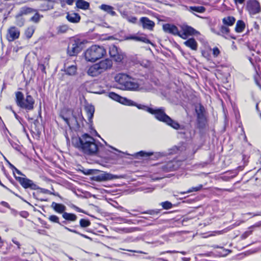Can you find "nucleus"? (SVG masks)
Wrapping results in <instances>:
<instances>
[{"mask_svg": "<svg viewBox=\"0 0 261 261\" xmlns=\"http://www.w3.org/2000/svg\"><path fill=\"white\" fill-rule=\"evenodd\" d=\"M1 204L2 205H3V206L4 207H6L7 208H10V205L8 203H7V202H5V201H2L1 202Z\"/></svg>", "mask_w": 261, "mask_h": 261, "instance_id": "bf43d9fd", "label": "nucleus"}, {"mask_svg": "<svg viewBox=\"0 0 261 261\" xmlns=\"http://www.w3.org/2000/svg\"><path fill=\"white\" fill-rule=\"evenodd\" d=\"M85 110L88 115V120L90 122H92V119L93 117L94 113L95 112V108L93 105L85 103Z\"/></svg>", "mask_w": 261, "mask_h": 261, "instance_id": "aec40b11", "label": "nucleus"}, {"mask_svg": "<svg viewBox=\"0 0 261 261\" xmlns=\"http://www.w3.org/2000/svg\"><path fill=\"white\" fill-rule=\"evenodd\" d=\"M62 217L66 221L72 222L76 221L77 218L74 214L67 212H64L62 214Z\"/></svg>", "mask_w": 261, "mask_h": 261, "instance_id": "a878e982", "label": "nucleus"}, {"mask_svg": "<svg viewBox=\"0 0 261 261\" xmlns=\"http://www.w3.org/2000/svg\"><path fill=\"white\" fill-rule=\"evenodd\" d=\"M137 41H142L146 43H150V40L145 37H137Z\"/></svg>", "mask_w": 261, "mask_h": 261, "instance_id": "a18cd8bd", "label": "nucleus"}, {"mask_svg": "<svg viewBox=\"0 0 261 261\" xmlns=\"http://www.w3.org/2000/svg\"><path fill=\"white\" fill-rule=\"evenodd\" d=\"M67 19L72 23H77L81 19L80 15L76 13H68L66 15Z\"/></svg>", "mask_w": 261, "mask_h": 261, "instance_id": "412c9836", "label": "nucleus"}, {"mask_svg": "<svg viewBox=\"0 0 261 261\" xmlns=\"http://www.w3.org/2000/svg\"><path fill=\"white\" fill-rule=\"evenodd\" d=\"M6 62V60L4 58H0V67L4 65Z\"/></svg>", "mask_w": 261, "mask_h": 261, "instance_id": "0e129e2a", "label": "nucleus"}, {"mask_svg": "<svg viewBox=\"0 0 261 261\" xmlns=\"http://www.w3.org/2000/svg\"><path fill=\"white\" fill-rule=\"evenodd\" d=\"M189 11L194 14V12L203 13L205 11V8L203 6H191L189 9Z\"/></svg>", "mask_w": 261, "mask_h": 261, "instance_id": "c756f323", "label": "nucleus"}, {"mask_svg": "<svg viewBox=\"0 0 261 261\" xmlns=\"http://www.w3.org/2000/svg\"><path fill=\"white\" fill-rule=\"evenodd\" d=\"M214 248H218L219 250L216 251V253L219 256H224L228 254L230 251L228 249H226L223 247H219L218 245H214L213 246Z\"/></svg>", "mask_w": 261, "mask_h": 261, "instance_id": "b1692460", "label": "nucleus"}, {"mask_svg": "<svg viewBox=\"0 0 261 261\" xmlns=\"http://www.w3.org/2000/svg\"><path fill=\"white\" fill-rule=\"evenodd\" d=\"M178 167V163L175 160H171L159 165V169L164 172H168L175 170Z\"/></svg>", "mask_w": 261, "mask_h": 261, "instance_id": "f8f14e48", "label": "nucleus"}, {"mask_svg": "<svg viewBox=\"0 0 261 261\" xmlns=\"http://www.w3.org/2000/svg\"><path fill=\"white\" fill-rule=\"evenodd\" d=\"M76 66L75 65H71L68 66L65 70V71L66 74L73 75H74L76 72Z\"/></svg>", "mask_w": 261, "mask_h": 261, "instance_id": "2f4dec72", "label": "nucleus"}, {"mask_svg": "<svg viewBox=\"0 0 261 261\" xmlns=\"http://www.w3.org/2000/svg\"><path fill=\"white\" fill-rule=\"evenodd\" d=\"M7 162L8 163L9 166H10V167L13 170L14 168H15V166L12 165V164H11L8 160H7Z\"/></svg>", "mask_w": 261, "mask_h": 261, "instance_id": "774afa93", "label": "nucleus"}, {"mask_svg": "<svg viewBox=\"0 0 261 261\" xmlns=\"http://www.w3.org/2000/svg\"><path fill=\"white\" fill-rule=\"evenodd\" d=\"M163 30L168 33L177 35L180 37V33L176 26L169 23H166L163 25Z\"/></svg>", "mask_w": 261, "mask_h": 261, "instance_id": "a211bd4d", "label": "nucleus"}, {"mask_svg": "<svg viewBox=\"0 0 261 261\" xmlns=\"http://www.w3.org/2000/svg\"><path fill=\"white\" fill-rule=\"evenodd\" d=\"M66 4L69 5H72L75 0H63Z\"/></svg>", "mask_w": 261, "mask_h": 261, "instance_id": "69168bd1", "label": "nucleus"}, {"mask_svg": "<svg viewBox=\"0 0 261 261\" xmlns=\"http://www.w3.org/2000/svg\"><path fill=\"white\" fill-rule=\"evenodd\" d=\"M19 35V30L15 27H12L8 30L7 38L9 41L11 42L18 38Z\"/></svg>", "mask_w": 261, "mask_h": 261, "instance_id": "dca6fc26", "label": "nucleus"}, {"mask_svg": "<svg viewBox=\"0 0 261 261\" xmlns=\"http://www.w3.org/2000/svg\"><path fill=\"white\" fill-rule=\"evenodd\" d=\"M83 43L80 40L71 41L67 48V54L70 56H76L83 49Z\"/></svg>", "mask_w": 261, "mask_h": 261, "instance_id": "1a4fd4ad", "label": "nucleus"}, {"mask_svg": "<svg viewBox=\"0 0 261 261\" xmlns=\"http://www.w3.org/2000/svg\"><path fill=\"white\" fill-rule=\"evenodd\" d=\"M35 31V28L34 27H28L25 31V36L28 39H30L33 36Z\"/></svg>", "mask_w": 261, "mask_h": 261, "instance_id": "473e14b6", "label": "nucleus"}, {"mask_svg": "<svg viewBox=\"0 0 261 261\" xmlns=\"http://www.w3.org/2000/svg\"><path fill=\"white\" fill-rule=\"evenodd\" d=\"M142 214H148L152 216L157 215L160 213L159 210H148L142 213Z\"/></svg>", "mask_w": 261, "mask_h": 261, "instance_id": "a19ab883", "label": "nucleus"}, {"mask_svg": "<svg viewBox=\"0 0 261 261\" xmlns=\"http://www.w3.org/2000/svg\"><path fill=\"white\" fill-rule=\"evenodd\" d=\"M245 27V24L242 20H238L236 23L235 30L237 33L242 32Z\"/></svg>", "mask_w": 261, "mask_h": 261, "instance_id": "7c9ffc66", "label": "nucleus"}, {"mask_svg": "<svg viewBox=\"0 0 261 261\" xmlns=\"http://www.w3.org/2000/svg\"><path fill=\"white\" fill-rule=\"evenodd\" d=\"M79 223L80 227L82 228L88 227L91 225L90 221L87 219H81Z\"/></svg>", "mask_w": 261, "mask_h": 261, "instance_id": "72a5a7b5", "label": "nucleus"}, {"mask_svg": "<svg viewBox=\"0 0 261 261\" xmlns=\"http://www.w3.org/2000/svg\"><path fill=\"white\" fill-rule=\"evenodd\" d=\"M196 117V126L199 129L205 128L207 124V119L205 108L200 103L195 106Z\"/></svg>", "mask_w": 261, "mask_h": 261, "instance_id": "0eeeda50", "label": "nucleus"}, {"mask_svg": "<svg viewBox=\"0 0 261 261\" xmlns=\"http://www.w3.org/2000/svg\"><path fill=\"white\" fill-rule=\"evenodd\" d=\"M220 53V51L218 47H216L213 49V55L215 57H218Z\"/></svg>", "mask_w": 261, "mask_h": 261, "instance_id": "09e8293b", "label": "nucleus"}, {"mask_svg": "<svg viewBox=\"0 0 261 261\" xmlns=\"http://www.w3.org/2000/svg\"><path fill=\"white\" fill-rule=\"evenodd\" d=\"M236 5H243L244 4L245 0H233Z\"/></svg>", "mask_w": 261, "mask_h": 261, "instance_id": "13d9d810", "label": "nucleus"}, {"mask_svg": "<svg viewBox=\"0 0 261 261\" xmlns=\"http://www.w3.org/2000/svg\"><path fill=\"white\" fill-rule=\"evenodd\" d=\"M111 60L106 59L91 66L87 71V73L91 76H96L112 67Z\"/></svg>", "mask_w": 261, "mask_h": 261, "instance_id": "423d86ee", "label": "nucleus"}, {"mask_svg": "<svg viewBox=\"0 0 261 261\" xmlns=\"http://www.w3.org/2000/svg\"><path fill=\"white\" fill-rule=\"evenodd\" d=\"M16 98H23V94L21 92H17L16 93Z\"/></svg>", "mask_w": 261, "mask_h": 261, "instance_id": "680f3d73", "label": "nucleus"}, {"mask_svg": "<svg viewBox=\"0 0 261 261\" xmlns=\"http://www.w3.org/2000/svg\"><path fill=\"white\" fill-rule=\"evenodd\" d=\"M106 50L102 46L93 45L85 51L84 56L87 62H95L106 54Z\"/></svg>", "mask_w": 261, "mask_h": 261, "instance_id": "39448f33", "label": "nucleus"}, {"mask_svg": "<svg viewBox=\"0 0 261 261\" xmlns=\"http://www.w3.org/2000/svg\"><path fill=\"white\" fill-rule=\"evenodd\" d=\"M177 252H179L175 251V250H173V251L168 250V251H167L161 252H160V254L162 255V254H164L165 253H177ZM179 252L180 253H181L182 254H183V255H186L187 254V252H185V251H181V252Z\"/></svg>", "mask_w": 261, "mask_h": 261, "instance_id": "49530a36", "label": "nucleus"}, {"mask_svg": "<svg viewBox=\"0 0 261 261\" xmlns=\"http://www.w3.org/2000/svg\"><path fill=\"white\" fill-rule=\"evenodd\" d=\"M51 207L55 211L60 214H63L66 210V206L64 205L55 202H52Z\"/></svg>", "mask_w": 261, "mask_h": 261, "instance_id": "5701e85b", "label": "nucleus"}, {"mask_svg": "<svg viewBox=\"0 0 261 261\" xmlns=\"http://www.w3.org/2000/svg\"><path fill=\"white\" fill-rule=\"evenodd\" d=\"M137 36H131L130 37H129L127 39H132V40H136L137 41Z\"/></svg>", "mask_w": 261, "mask_h": 261, "instance_id": "338daca9", "label": "nucleus"}, {"mask_svg": "<svg viewBox=\"0 0 261 261\" xmlns=\"http://www.w3.org/2000/svg\"><path fill=\"white\" fill-rule=\"evenodd\" d=\"M38 190H40V192L44 194H48L50 195H54L55 196H59V194L58 193H52L50 191H49L47 189L41 188L39 187V189Z\"/></svg>", "mask_w": 261, "mask_h": 261, "instance_id": "c03bdc74", "label": "nucleus"}, {"mask_svg": "<svg viewBox=\"0 0 261 261\" xmlns=\"http://www.w3.org/2000/svg\"><path fill=\"white\" fill-rule=\"evenodd\" d=\"M35 12V10L29 7H22L20 12L19 14L23 15H26L29 13H31Z\"/></svg>", "mask_w": 261, "mask_h": 261, "instance_id": "c9c22d12", "label": "nucleus"}, {"mask_svg": "<svg viewBox=\"0 0 261 261\" xmlns=\"http://www.w3.org/2000/svg\"><path fill=\"white\" fill-rule=\"evenodd\" d=\"M109 98H123V97L119 96V95L115 94L114 92L109 93Z\"/></svg>", "mask_w": 261, "mask_h": 261, "instance_id": "864d4df0", "label": "nucleus"}, {"mask_svg": "<svg viewBox=\"0 0 261 261\" xmlns=\"http://www.w3.org/2000/svg\"><path fill=\"white\" fill-rule=\"evenodd\" d=\"M13 173H14V176L15 175L14 174V172H16L19 175H24L22 172L19 170L18 169H17L16 167H15V168L13 170Z\"/></svg>", "mask_w": 261, "mask_h": 261, "instance_id": "052dcab7", "label": "nucleus"}, {"mask_svg": "<svg viewBox=\"0 0 261 261\" xmlns=\"http://www.w3.org/2000/svg\"><path fill=\"white\" fill-rule=\"evenodd\" d=\"M68 30V27L67 25H62L57 28V34H60L66 33Z\"/></svg>", "mask_w": 261, "mask_h": 261, "instance_id": "4c0bfd02", "label": "nucleus"}, {"mask_svg": "<svg viewBox=\"0 0 261 261\" xmlns=\"http://www.w3.org/2000/svg\"><path fill=\"white\" fill-rule=\"evenodd\" d=\"M118 102L125 106H136L139 109L143 110L154 115V117L159 121L163 122L168 125L176 130H180V134H185L184 126L180 125L177 121L173 120L165 112V108L163 107L152 108L151 107L142 105L137 104L130 99H113Z\"/></svg>", "mask_w": 261, "mask_h": 261, "instance_id": "f257e3e1", "label": "nucleus"}, {"mask_svg": "<svg viewBox=\"0 0 261 261\" xmlns=\"http://www.w3.org/2000/svg\"><path fill=\"white\" fill-rule=\"evenodd\" d=\"M120 249L123 250H126V251H127L128 252H135V253H140V254H146V252H143L142 251H140V250H130V249H122V248H120Z\"/></svg>", "mask_w": 261, "mask_h": 261, "instance_id": "3c124183", "label": "nucleus"}, {"mask_svg": "<svg viewBox=\"0 0 261 261\" xmlns=\"http://www.w3.org/2000/svg\"><path fill=\"white\" fill-rule=\"evenodd\" d=\"M121 209L123 211L126 212L129 215V216H136L137 215L136 214H132V213H130V212H128L126 209H125V208H124L122 207H121Z\"/></svg>", "mask_w": 261, "mask_h": 261, "instance_id": "e2e57ef3", "label": "nucleus"}, {"mask_svg": "<svg viewBox=\"0 0 261 261\" xmlns=\"http://www.w3.org/2000/svg\"><path fill=\"white\" fill-rule=\"evenodd\" d=\"M9 142L13 148H14L15 149H16L17 150H19L20 147H19V145L17 143H16L12 141H9Z\"/></svg>", "mask_w": 261, "mask_h": 261, "instance_id": "de8ad7c7", "label": "nucleus"}, {"mask_svg": "<svg viewBox=\"0 0 261 261\" xmlns=\"http://www.w3.org/2000/svg\"><path fill=\"white\" fill-rule=\"evenodd\" d=\"M184 44L187 47L190 48L193 50H197L198 47V44L195 39L191 38L185 41Z\"/></svg>", "mask_w": 261, "mask_h": 261, "instance_id": "4be33fe9", "label": "nucleus"}, {"mask_svg": "<svg viewBox=\"0 0 261 261\" xmlns=\"http://www.w3.org/2000/svg\"><path fill=\"white\" fill-rule=\"evenodd\" d=\"M41 16L38 13H36L35 15L30 18V20L35 23L39 22Z\"/></svg>", "mask_w": 261, "mask_h": 261, "instance_id": "37998d69", "label": "nucleus"}, {"mask_svg": "<svg viewBox=\"0 0 261 261\" xmlns=\"http://www.w3.org/2000/svg\"><path fill=\"white\" fill-rule=\"evenodd\" d=\"M14 177L24 189H30L31 190H38L39 189L38 186L35 184L33 180L29 178L15 175H14Z\"/></svg>", "mask_w": 261, "mask_h": 261, "instance_id": "9b49d317", "label": "nucleus"}, {"mask_svg": "<svg viewBox=\"0 0 261 261\" xmlns=\"http://www.w3.org/2000/svg\"><path fill=\"white\" fill-rule=\"evenodd\" d=\"M12 242L15 244L18 249L20 248V243L17 240L16 238H13L12 240Z\"/></svg>", "mask_w": 261, "mask_h": 261, "instance_id": "5fc2aeb1", "label": "nucleus"}, {"mask_svg": "<svg viewBox=\"0 0 261 261\" xmlns=\"http://www.w3.org/2000/svg\"><path fill=\"white\" fill-rule=\"evenodd\" d=\"M76 6L79 9L87 10L89 9L90 5L87 2L83 0H77L76 2Z\"/></svg>", "mask_w": 261, "mask_h": 261, "instance_id": "cd10ccee", "label": "nucleus"}, {"mask_svg": "<svg viewBox=\"0 0 261 261\" xmlns=\"http://www.w3.org/2000/svg\"><path fill=\"white\" fill-rule=\"evenodd\" d=\"M235 18L232 16H227L222 19L223 23L227 26H231L235 22Z\"/></svg>", "mask_w": 261, "mask_h": 261, "instance_id": "c85d7f7f", "label": "nucleus"}, {"mask_svg": "<svg viewBox=\"0 0 261 261\" xmlns=\"http://www.w3.org/2000/svg\"><path fill=\"white\" fill-rule=\"evenodd\" d=\"M15 23L20 27H21L24 25V19L22 17V15L19 14V15L16 16Z\"/></svg>", "mask_w": 261, "mask_h": 261, "instance_id": "f704fd0d", "label": "nucleus"}, {"mask_svg": "<svg viewBox=\"0 0 261 261\" xmlns=\"http://www.w3.org/2000/svg\"><path fill=\"white\" fill-rule=\"evenodd\" d=\"M140 22L142 24V27L144 29H147L149 30H152L154 25V22L150 20L149 18L146 17H143L140 18Z\"/></svg>", "mask_w": 261, "mask_h": 261, "instance_id": "6ab92c4d", "label": "nucleus"}, {"mask_svg": "<svg viewBox=\"0 0 261 261\" xmlns=\"http://www.w3.org/2000/svg\"><path fill=\"white\" fill-rule=\"evenodd\" d=\"M64 228L66 229L67 230L70 231V232H73V233H76V234H80V232L76 231V230L75 229H71V228H69L68 227H67V226H64Z\"/></svg>", "mask_w": 261, "mask_h": 261, "instance_id": "6e6d98bb", "label": "nucleus"}, {"mask_svg": "<svg viewBox=\"0 0 261 261\" xmlns=\"http://www.w3.org/2000/svg\"><path fill=\"white\" fill-rule=\"evenodd\" d=\"M161 205L162 206L164 209L169 210L172 207L173 205L170 202L168 201H166L164 202H162L161 203Z\"/></svg>", "mask_w": 261, "mask_h": 261, "instance_id": "58836bf2", "label": "nucleus"}, {"mask_svg": "<svg viewBox=\"0 0 261 261\" xmlns=\"http://www.w3.org/2000/svg\"><path fill=\"white\" fill-rule=\"evenodd\" d=\"M203 186L202 185H199L197 187H192L190 189H189L186 192H181L180 193L181 194H185L186 193H189L193 192H197L200 191L202 188Z\"/></svg>", "mask_w": 261, "mask_h": 261, "instance_id": "e433bc0d", "label": "nucleus"}, {"mask_svg": "<svg viewBox=\"0 0 261 261\" xmlns=\"http://www.w3.org/2000/svg\"><path fill=\"white\" fill-rule=\"evenodd\" d=\"M72 207L76 211V212H79V213H84V214H86V213L85 212V211H84L83 210L81 209V208L76 206V205H72Z\"/></svg>", "mask_w": 261, "mask_h": 261, "instance_id": "603ef678", "label": "nucleus"}, {"mask_svg": "<svg viewBox=\"0 0 261 261\" xmlns=\"http://www.w3.org/2000/svg\"><path fill=\"white\" fill-rule=\"evenodd\" d=\"M181 28L182 33H180V37L184 39H186L188 36L194 35L197 33L194 28L187 25H182Z\"/></svg>", "mask_w": 261, "mask_h": 261, "instance_id": "f3484780", "label": "nucleus"}, {"mask_svg": "<svg viewBox=\"0 0 261 261\" xmlns=\"http://www.w3.org/2000/svg\"><path fill=\"white\" fill-rule=\"evenodd\" d=\"M126 19L130 22L135 23L137 21V18L135 16H128L126 17Z\"/></svg>", "mask_w": 261, "mask_h": 261, "instance_id": "8fccbe9b", "label": "nucleus"}, {"mask_svg": "<svg viewBox=\"0 0 261 261\" xmlns=\"http://www.w3.org/2000/svg\"><path fill=\"white\" fill-rule=\"evenodd\" d=\"M34 103V99H16L17 105L27 111L32 110Z\"/></svg>", "mask_w": 261, "mask_h": 261, "instance_id": "ddd939ff", "label": "nucleus"}, {"mask_svg": "<svg viewBox=\"0 0 261 261\" xmlns=\"http://www.w3.org/2000/svg\"><path fill=\"white\" fill-rule=\"evenodd\" d=\"M117 175L107 173L106 172H102L94 176L93 179L95 181L100 182L113 180L117 178Z\"/></svg>", "mask_w": 261, "mask_h": 261, "instance_id": "2eb2a0df", "label": "nucleus"}, {"mask_svg": "<svg viewBox=\"0 0 261 261\" xmlns=\"http://www.w3.org/2000/svg\"><path fill=\"white\" fill-rule=\"evenodd\" d=\"M73 145L83 154L94 155L100 152L102 145L87 133H85L77 138H72Z\"/></svg>", "mask_w": 261, "mask_h": 261, "instance_id": "f03ea898", "label": "nucleus"}, {"mask_svg": "<svg viewBox=\"0 0 261 261\" xmlns=\"http://www.w3.org/2000/svg\"><path fill=\"white\" fill-rule=\"evenodd\" d=\"M61 117L65 121L70 129L75 131L80 130L82 126L83 125L84 118L82 114V110L80 108H77L72 112V117L67 118L63 115H60Z\"/></svg>", "mask_w": 261, "mask_h": 261, "instance_id": "20e7f679", "label": "nucleus"}, {"mask_svg": "<svg viewBox=\"0 0 261 261\" xmlns=\"http://www.w3.org/2000/svg\"><path fill=\"white\" fill-rule=\"evenodd\" d=\"M115 81L126 90H140L142 89L141 84L136 79L126 74L119 73L114 77Z\"/></svg>", "mask_w": 261, "mask_h": 261, "instance_id": "7ed1b4c3", "label": "nucleus"}, {"mask_svg": "<svg viewBox=\"0 0 261 261\" xmlns=\"http://www.w3.org/2000/svg\"><path fill=\"white\" fill-rule=\"evenodd\" d=\"M220 32H214L217 35H221L224 37L225 38L227 39V37L226 36V35H228L229 33L230 30L225 25H221L220 28Z\"/></svg>", "mask_w": 261, "mask_h": 261, "instance_id": "bb28decb", "label": "nucleus"}, {"mask_svg": "<svg viewBox=\"0 0 261 261\" xmlns=\"http://www.w3.org/2000/svg\"><path fill=\"white\" fill-rule=\"evenodd\" d=\"M100 9L112 16L116 15V12L114 11V8L110 5L102 4L100 6Z\"/></svg>", "mask_w": 261, "mask_h": 261, "instance_id": "393cba45", "label": "nucleus"}, {"mask_svg": "<svg viewBox=\"0 0 261 261\" xmlns=\"http://www.w3.org/2000/svg\"><path fill=\"white\" fill-rule=\"evenodd\" d=\"M45 60H46V61H45L43 64L41 63H39L38 69L41 71L42 72L46 73L45 63H46V64H47L48 60H47V59H45Z\"/></svg>", "mask_w": 261, "mask_h": 261, "instance_id": "79ce46f5", "label": "nucleus"}, {"mask_svg": "<svg viewBox=\"0 0 261 261\" xmlns=\"http://www.w3.org/2000/svg\"><path fill=\"white\" fill-rule=\"evenodd\" d=\"M246 10L250 15H255L261 12V6L257 0H248L246 3Z\"/></svg>", "mask_w": 261, "mask_h": 261, "instance_id": "9d476101", "label": "nucleus"}, {"mask_svg": "<svg viewBox=\"0 0 261 261\" xmlns=\"http://www.w3.org/2000/svg\"><path fill=\"white\" fill-rule=\"evenodd\" d=\"M109 54L110 56L117 62H120L123 59V53L115 45H112L110 47Z\"/></svg>", "mask_w": 261, "mask_h": 261, "instance_id": "4468645a", "label": "nucleus"}, {"mask_svg": "<svg viewBox=\"0 0 261 261\" xmlns=\"http://www.w3.org/2000/svg\"><path fill=\"white\" fill-rule=\"evenodd\" d=\"M178 150V148L175 146L170 149L168 150V152H157L153 153L152 152H145L144 151H140L136 153L135 156L138 158V156L141 157H149L152 156V155H154V157L156 158H160L163 156H166L168 155L176 153L177 152Z\"/></svg>", "mask_w": 261, "mask_h": 261, "instance_id": "6e6552de", "label": "nucleus"}, {"mask_svg": "<svg viewBox=\"0 0 261 261\" xmlns=\"http://www.w3.org/2000/svg\"><path fill=\"white\" fill-rule=\"evenodd\" d=\"M48 219L50 221L54 223L59 224L60 225H62V224L59 222V218L56 215H51L49 217Z\"/></svg>", "mask_w": 261, "mask_h": 261, "instance_id": "ea45409f", "label": "nucleus"}, {"mask_svg": "<svg viewBox=\"0 0 261 261\" xmlns=\"http://www.w3.org/2000/svg\"><path fill=\"white\" fill-rule=\"evenodd\" d=\"M224 230H220V231H214L213 232V233H212L211 234L209 235V236H215L216 234H222L223 232H224Z\"/></svg>", "mask_w": 261, "mask_h": 261, "instance_id": "4d7b16f0", "label": "nucleus"}]
</instances>
